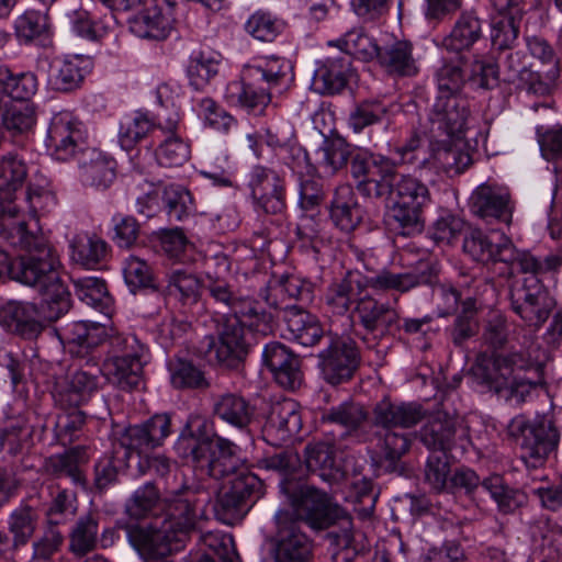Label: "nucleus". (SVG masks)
<instances>
[{
  "mask_svg": "<svg viewBox=\"0 0 562 562\" xmlns=\"http://www.w3.org/2000/svg\"><path fill=\"white\" fill-rule=\"evenodd\" d=\"M378 179L357 183L359 192L368 198L391 199L389 224L397 234L412 237L424 231V209L431 195L426 183L412 175H398L396 164L386 157L373 160Z\"/></svg>",
  "mask_w": 562,
  "mask_h": 562,
  "instance_id": "nucleus-1",
  "label": "nucleus"
},
{
  "mask_svg": "<svg viewBox=\"0 0 562 562\" xmlns=\"http://www.w3.org/2000/svg\"><path fill=\"white\" fill-rule=\"evenodd\" d=\"M282 490L290 494L294 508V513L291 514L297 524L304 521L313 529L323 530L340 521V531L329 532L336 558L349 561L367 548L364 536L352 531L350 517L327 493L308 485H302L293 492L282 485Z\"/></svg>",
  "mask_w": 562,
  "mask_h": 562,
  "instance_id": "nucleus-2",
  "label": "nucleus"
},
{
  "mask_svg": "<svg viewBox=\"0 0 562 562\" xmlns=\"http://www.w3.org/2000/svg\"><path fill=\"white\" fill-rule=\"evenodd\" d=\"M173 448L179 458L215 480H231L248 470L236 454L234 443L221 437L214 439L210 422L199 415L189 416Z\"/></svg>",
  "mask_w": 562,
  "mask_h": 562,
  "instance_id": "nucleus-3",
  "label": "nucleus"
},
{
  "mask_svg": "<svg viewBox=\"0 0 562 562\" xmlns=\"http://www.w3.org/2000/svg\"><path fill=\"white\" fill-rule=\"evenodd\" d=\"M535 351L533 337L524 335L522 340L510 346L508 353L494 358L492 371L481 369L482 383L498 397L521 404L538 383L518 374L520 371L540 370Z\"/></svg>",
  "mask_w": 562,
  "mask_h": 562,
  "instance_id": "nucleus-4",
  "label": "nucleus"
},
{
  "mask_svg": "<svg viewBox=\"0 0 562 562\" xmlns=\"http://www.w3.org/2000/svg\"><path fill=\"white\" fill-rule=\"evenodd\" d=\"M432 286V295L440 316H447L456 312L461 293L451 285L438 284L436 268L426 266L418 272L394 273L382 270L369 280V285L379 291L407 292L418 285Z\"/></svg>",
  "mask_w": 562,
  "mask_h": 562,
  "instance_id": "nucleus-5",
  "label": "nucleus"
},
{
  "mask_svg": "<svg viewBox=\"0 0 562 562\" xmlns=\"http://www.w3.org/2000/svg\"><path fill=\"white\" fill-rule=\"evenodd\" d=\"M110 347V355L100 371L122 390L137 387L142 380L144 346L134 335H117L111 337Z\"/></svg>",
  "mask_w": 562,
  "mask_h": 562,
  "instance_id": "nucleus-6",
  "label": "nucleus"
},
{
  "mask_svg": "<svg viewBox=\"0 0 562 562\" xmlns=\"http://www.w3.org/2000/svg\"><path fill=\"white\" fill-rule=\"evenodd\" d=\"M26 251L16 260L9 257L8 276L12 280L35 286L40 292L61 281L58 257L47 241Z\"/></svg>",
  "mask_w": 562,
  "mask_h": 562,
  "instance_id": "nucleus-7",
  "label": "nucleus"
},
{
  "mask_svg": "<svg viewBox=\"0 0 562 562\" xmlns=\"http://www.w3.org/2000/svg\"><path fill=\"white\" fill-rule=\"evenodd\" d=\"M507 432L518 441L521 458L527 467L532 468L542 464L559 441L558 431L549 420L540 419L529 423L522 415L510 420Z\"/></svg>",
  "mask_w": 562,
  "mask_h": 562,
  "instance_id": "nucleus-8",
  "label": "nucleus"
},
{
  "mask_svg": "<svg viewBox=\"0 0 562 562\" xmlns=\"http://www.w3.org/2000/svg\"><path fill=\"white\" fill-rule=\"evenodd\" d=\"M261 488L260 479L248 470H243L218 492L214 505L216 518L226 525H234L248 512L249 503L260 497Z\"/></svg>",
  "mask_w": 562,
  "mask_h": 562,
  "instance_id": "nucleus-9",
  "label": "nucleus"
},
{
  "mask_svg": "<svg viewBox=\"0 0 562 562\" xmlns=\"http://www.w3.org/2000/svg\"><path fill=\"white\" fill-rule=\"evenodd\" d=\"M126 535L144 562H175L168 557L184 548L181 541L161 522L127 525Z\"/></svg>",
  "mask_w": 562,
  "mask_h": 562,
  "instance_id": "nucleus-10",
  "label": "nucleus"
},
{
  "mask_svg": "<svg viewBox=\"0 0 562 562\" xmlns=\"http://www.w3.org/2000/svg\"><path fill=\"white\" fill-rule=\"evenodd\" d=\"M165 519L161 521L186 546L198 524V508L201 503L196 490L182 486L162 497Z\"/></svg>",
  "mask_w": 562,
  "mask_h": 562,
  "instance_id": "nucleus-11",
  "label": "nucleus"
},
{
  "mask_svg": "<svg viewBox=\"0 0 562 562\" xmlns=\"http://www.w3.org/2000/svg\"><path fill=\"white\" fill-rule=\"evenodd\" d=\"M277 531L271 538L276 562H312V542L300 530L289 510H279L274 516Z\"/></svg>",
  "mask_w": 562,
  "mask_h": 562,
  "instance_id": "nucleus-12",
  "label": "nucleus"
},
{
  "mask_svg": "<svg viewBox=\"0 0 562 562\" xmlns=\"http://www.w3.org/2000/svg\"><path fill=\"white\" fill-rule=\"evenodd\" d=\"M48 142L53 156L60 161L79 160L92 147L88 145L85 125L68 113L55 115L48 128Z\"/></svg>",
  "mask_w": 562,
  "mask_h": 562,
  "instance_id": "nucleus-13",
  "label": "nucleus"
},
{
  "mask_svg": "<svg viewBox=\"0 0 562 562\" xmlns=\"http://www.w3.org/2000/svg\"><path fill=\"white\" fill-rule=\"evenodd\" d=\"M176 0H145L143 9L128 20L131 32L145 40L162 41L175 24Z\"/></svg>",
  "mask_w": 562,
  "mask_h": 562,
  "instance_id": "nucleus-14",
  "label": "nucleus"
},
{
  "mask_svg": "<svg viewBox=\"0 0 562 562\" xmlns=\"http://www.w3.org/2000/svg\"><path fill=\"white\" fill-rule=\"evenodd\" d=\"M470 116L469 103L463 97L436 98L429 114V138H460Z\"/></svg>",
  "mask_w": 562,
  "mask_h": 562,
  "instance_id": "nucleus-15",
  "label": "nucleus"
},
{
  "mask_svg": "<svg viewBox=\"0 0 562 562\" xmlns=\"http://www.w3.org/2000/svg\"><path fill=\"white\" fill-rule=\"evenodd\" d=\"M215 322L218 345L215 346L213 337H207V350L214 349L215 358L220 363L234 368L248 353L249 345L245 337V327L239 318L229 314L221 315Z\"/></svg>",
  "mask_w": 562,
  "mask_h": 562,
  "instance_id": "nucleus-16",
  "label": "nucleus"
},
{
  "mask_svg": "<svg viewBox=\"0 0 562 562\" xmlns=\"http://www.w3.org/2000/svg\"><path fill=\"white\" fill-rule=\"evenodd\" d=\"M319 359L324 379L337 385L352 378L358 369L360 355L353 340L336 336L330 338L328 347L319 353Z\"/></svg>",
  "mask_w": 562,
  "mask_h": 562,
  "instance_id": "nucleus-17",
  "label": "nucleus"
},
{
  "mask_svg": "<svg viewBox=\"0 0 562 562\" xmlns=\"http://www.w3.org/2000/svg\"><path fill=\"white\" fill-rule=\"evenodd\" d=\"M470 200L473 214L486 223L510 225L514 203L506 187L492 182L482 183L472 192Z\"/></svg>",
  "mask_w": 562,
  "mask_h": 562,
  "instance_id": "nucleus-18",
  "label": "nucleus"
},
{
  "mask_svg": "<svg viewBox=\"0 0 562 562\" xmlns=\"http://www.w3.org/2000/svg\"><path fill=\"white\" fill-rule=\"evenodd\" d=\"M359 324L373 339L389 336L393 329L400 328V313L389 301H381L366 294L353 307Z\"/></svg>",
  "mask_w": 562,
  "mask_h": 562,
  "instance_id": "nucleus-19",
  "label": "nucleus"
},
{
  "mask_svg": "<svg viewBox=\"0 0 562 562\" xmlns=\"http://www.w3.org/2000/svg\"><path fill=\"white\" fill-rule=\"evenodd\" d=\"M100 369L94 372L77 369L58 376L54 384L53 396L63 407H78L86 403L99 389Z\"/></svg>",
  "mask_w": 562,
  "mask_h": 562,
  "instance_id": "nucleus-20",
  "label": "nucleus"
},
{
  "mask_svg": "<svg viewBox=\"0 0 562 562\" xmlns=\"http://www.w3.org/2000/svg\"><path fill=\"white\" fill-rule=\"evenodd\" d=\"M170 431V416L156 414L143 424L125 428L119 437V443L131 452H143L161 446Z\"/></svg>",
  "mask_w": 562,
  "mask_h": 562,
  "instance_id": "nucleus-21",
  "label": "nucleus"
},
{
  "mask_svg": "<svg viewBox=\"0 0 562 562\" xmlns=\"http://www.w3.org/2000/svg\"><path fill=\"white\" fill-rule=\"evenodd\" d=\"M462 248L471 259L482 263L503 262L513 254V243L507 236L486 234L480 228L464 234Z\"/></svg>",
  "mask_w": 562,
  "mask_h": 562,
  "instance_id": "nucleus-22",
  "label": "nucleus"
},
{
  "mask_svg": "<svg viewBox=\"0 0 562 562\" xmlns=\"http://www.w3.org/2000/svg\"><path fill=\"white\" fill-rule=\"evenodd\" d=\"M368 278L348 271L341 279L333 281L324 294V307L327 314L333 316L347 315L361 297L362 292L369 285Z\"/></svg>",
  "mask_w": 562,
  "mask_h": 562,
  "instance_id": "nucleus-23",
  "label": "nucleus"
},
{
  "mask_svg": "<svg viewBox=\"0 0 562 562\" xmlns=\"http://www.w3.org/2000/svg\"><path fill=\"white\" fill-rule=\"evenodd\" d=\"M301 428L300 405L294 400L283 398L270 406L263 425V434L274 440L276 445L286 441Z\"/></svg>",
  "mask_w": 562,
  "mask_h": 562,
  "instance_id": "nucleus-24",
  "label": "nucleus"
},
{
  "mask_svg": "<svg viewBox=\"0 0 562 562\" xmlns=\"http://www.w3.org/2000/svg\"><path fill=\"white\" fill-rule=\"evenodd\" d=\"M271 87L251 77L245 68L240 81L227 86L226 99L229 103L245 109L249 113L262 114L271 102Z\"/></svg>",
  "mask_w": 562,
  "mask_h": 562,
  "instance_id": "nucleus-25",
  "label": "nucleus"
},
{
  "mask_svg": "<svg viewBox=\"0 0 562 562\" xmlns=\"http://www.w3.org/2000/svg\"><path fill=\"white\" fill-rule=\"evenodd\" d=\"M35 304L10 301L0 307V325L8 331L32 339L43 329Z\"/></svg>",
  "mask_w": 562,
  "mask_h": 562,
  "instance_id": "nucleus-26",
  "label": "nucleus"
},
{
  "mask_svg": "<svg viewBox=\"0 0 562 562\" xmlns=\"http://www.w3.org/2000/svg\"><path fill=\"white\" fill-rule=\"evenodd\" d=\"M282 318L288 337L302 346H314L324 336V329L318 318L303 307L285 306Z\"/></svg>",
  "mask_w": 562,
  "mask_h": 562,
  "instance_id": "nucleus-27",
  "label": "nucleus"
},
{
  "mask_svg": "<svg viewBox=\"0 0 562 562\" xmlns=\"http://www.w3.org/2000/svg\"><path fill=\"white\" fill-rule=\"evenodd\" d=\"M382 68L390 75L413 77L418 74V57L409 41L401 40L379 48L376 55Z\"/></svg>",
  "mask_w": 562,
  "mask_h": 562,
  "instance_id": "nucleus-28",
  "label": "nucleus"
},
{
  "mask_svg": "<svg viewBox=\"0 0 562 562\" xmlns=\"http://www.w3.org/2000/svg\"><path fill=\"white\" fill-rule=\"evenodd\" d=\"M105 336L104 326L87 322H71L60 333L61 340L68 346L69 352L79 358H83L99 346Z\"/></svg>",
  "mask_w": 562,
  "mask_h": 562,
  "instance_id": "nucleus-29",
  "label": "nucleus"
},
{
  "mask_svg": "<svg viewBox=\"0 0 562 562\" xmlns=\"http://www.w3.org/2000/svg\"><path fill=\"white\" fill-rule=\"evenodd\" d=\"M483 36L482 21L476 11L464 10L456 20L442 46L454 53L470 50Z\"/></svg>",
  "mask_w": 562,
  "mask_h": 562,
  "instance_id": "nucleus-30",
  "label": "nucleus"
},
{
  "mask_svg": "<svg viewBox=\"0 0 562 562\" xmlns=\"http://www.w3.org/2000/svg\"><path fill=\"white\" fill-rule=\"evenodd\" d=\"M329 214L333 223L344 232H351L361 223L363 212L351 186L340 184L335 189Z\"/></svg>",
  "mask_w": 562,
  "mask_h": 562,
  "instance_id": "nucleus-31",
  "label": "nucleus"
},
{
  "mask_svg": "<svg viewBox=\"0 0 562 562\" xmlns=\"http://www.w3.org/2000/svg\"><path fill=\"white\" fill-rule=\"evenodd\" d=\"M81 180L86 186L98 190L108 189L115 179L116 162L95 148L79 158Z\"/></svg>",
  "mask_w": 562,
  "mask_h": 562,
  "instance_id": "nucleus-32",
  "label": "nucleus"
},
{
  "mask_svg": "<svg viewBox=\"0 0 562 562\" xmlns=\"http://www.w3.org/2000/svg\"><path fill=\"white\" fill-rule=\"evenodd\" d=\"M424 415L425 413L418 404H393L389 401H381L373 409V424L383 428H409L418 424Z\"/></svg>",
  "mask_w": 562,
  "mask_h": 562,
  "instance_id": "nucleus-33",
  "label": "nucleus"
},
{
  "mask_svg": "<svg viewBox=\"0 0 562 562\" xmlns=\"http://www.w3.org/2000/svg\"><path fill=\"white\" fill-rule=\"evenodd\" d=\"M349 66L346 57L327 58L314 72L313 90L324 95L340 93L347 86Z\"/></svg>",
  "mask_w": 562,
  "mask_h": 562,
  "instance_id": "nucleus-34",
  "label": "nucleus"
},
{
  "mask_svg": "<svg viewBox=\"0 0 562 562\" xmlns=\"http://www.w3.org/2000/svg\"><path fill=\"white\" fill-rule=\"evenodd\" d=\"M212 413L220 420L244 429L251 423L255 408L243 396L225 393L213 398Z\"/></svg>",
  "mask_w": 562,
  "mask_h": 562,
  "instance_id": "nucleus-35",
  "label": "nucleus"
},
{
  "mask_svg": "<svg viewBox=\"0 0 562 562\" xmlns=\"http://www.w3.org/2000/svg\"><path fill=\"white\" fill-rule=\"evenodd\" d=\"M99 514L87 513L78 517L68 535V551L77 559L87 557L98 548Z\"/></svg>",
  "mask_w": 562,
  "mask_h": 562,
  "instance_id": "nucleus-36",
  "label": "nucleus"
},
{
  "mask_svg": "<svg viewBox=\"0 0 562 562\" xmlns=\"http://www.w3.org/2000/svg\"><path fill=\"white\" fill-rule=\"evenodd\" d=\"M429 140V162L438 170L448 175H459L472 164L470 154L454 144L452 138L441 137V142L431 138Z\"/></svg>",
  "mask_w": 562,
  "mask_h": 562,
  "instance_id": "nucleus-37",
  "label": "nucleus"
},
{
  "mask_svg": "<svg viewBox=\"0 0 562 562\" xmlns=\"http://www.w3.org/2000/svg\"><path fill=\"white\" fill-rule=\"evenodd\" d=\"M88 461L89 456L87 448L77 446L64 453L48 457L44 462V470L55 477L67 476L71 479L74 483L83 485L86 483V476L81 467Z\"/></svg>",
  "mask_w": 562,
  "mask_h": 562,
  "instance_id": "nucleus-38",
  "label": "nucleus"
},
{
  "mask_svg": "<svg viewBox=\"0 0 562 562\" xmlns=\"http://www.w3.org/2000/svg\"><path fill=\"white\" fill-rule=\"evenodd\" d=\"M305 462L310 471L318 473L321 479L330 484L337 483L344 477V471L336 463L335 448L330 443L307 445Z\"/></svg>",
  "mask_w": 562,
  "mask_h": 562,
  "instance_id": "nucleus-39",
  "label": "nucleus"
},
{
  "mask_svg": "<svg viewBox=\"0 0 562 562\" xmlns=\"http://www.w3.org/2000/svg\"><path fill=\"white\" fill-rule=\"evenodd\" d=\"M231 316H236L241 321L244 327L260 335L267 336L273 333L274 319L263 305L251 297H243L233 303V313Z\"/></svg>",
  "mask_w": 562,
  "mask_h": 562,
  "instance_id": "nucleus-40",
  "label": "nucleus"
},
{
  "mask_svg": "<svg viewBox=\"0 0 562 562\" xmlns=\"http://www.w3.org/2000/svg\"><path fill=\"white\" fill-rule=\"evenodd\" d=\"M454 436V420L441 414L428 418L417 434L427 449L441 452L450 450Z\"/></svg>",
  "mask_w": 562,
  "mask_h": 562,
  "instance_id": "nucleus-41",
  "label": "nucleus"
},
{
  "mask_svg": "<svg viewBox=\"0 0 562 562\" xmlns=\"http://www.w3.org/2000/svg\"><path fill=\"white\" fill-rule=\"evenodd\" d=\"M131 450L121 448L117 442L112 452L101 457L94 465V486L103 491L117 481L119 473L126 467Z\"/></svg>",
  "mask_w": 562,
  "mask_h": 562,
  "instance_id": "nucleus-42",
  "label": "nucleus"
},
{
  "mask_svg": "<svg viewBox=\"0 0 562 562\" xmlns=\"http://www.w3.org/2000/svg\"><path fill=\"white\" fill-rule=\"evenodd\" d=\"M368 414L363 406L355 402H345L331 407L323 416L325 422L339 425L345 429V435L357 436L358 431L367 422Z\"/></svg>",
  "mask_w": 562,
  "mask_h": 562,
  "instance_id": "nucleus-43",
  "label": "nucleus"
},
{
  "mask_svg": "<svg viewBox=\"0 0 562 562\" xmlns=\"http://www.w3.org/2000/svg\"><path fill=\"white\" fill-rule=\"evenodd\" d=\"M0 90L18 101L30 100L37 90V79L32 72L13 74L7 66H0Z\"/></svg>",
  "mask_w": 562,
  "mask_h": 562,
  "instance_id": "nucleus-44",
  "label": "nucleus"
},
{
  "mask_svg": "<svg viewBox=\"0 0 562 562\" xmlns=\"http://www.w3.org/2000/svg\"><path fill=\"white\" fill-rule=\"evenodd\" d=\"M86 60L79 56L65 59L55 66L49 75L48 82L56 91L68 92L77 89L83 80V67Z\"/></svg>",
  "mask_w": 562,
  "mask_h": 562,
  "instance_id": "nucleus-45",
  "label": "nucleus"
},
{
  "mask_svg": "<svg viewBox=\"0 0 562 562\" xmlns=\"http://www.w3.org/2000/svg\"><path fill=\"white\" fill-rule=\"evenodd\" d=\"M72 259L86 268H94L108 256V244L95 235H82L71 244Z\"/></svg>",
  "mask_w": 562,
  "mask_h": 562,
  "instance_id": "nucleus-46",
  "label": "nucleus"
},
{
  "mask_svg": "<svg viewBox=\"0 0 562 562\" xmlns=\"http://www.w3.org/2000/svg\"><path fill=\"white\" fill-rule=\"evenodd\" d=\"M157 487L153 483H146L138 487L126 501L125 513L133 519L146 518L155 508L162 509Z\"/></svg>",
  "mask_w": 562,
  "mask_h": 562,
  "instance_id": "nucleus-47",
  "label": "nucleus"
},
{
  "mask_svg": "<svg viewBox=\"0 0 562 562\" xmlns=\"http://www.w3.org/2000/svg\"><path fill=\"white\" fill-rule=\"evenodd\" d=\"M37 524V514L30 505L15 508L8 520V529L13 536V547L25 546L32 538Z\"/></svg>",
  "mask_w": 562,
  "mask_h": 562,
  "instance_id": "nucleus-48",
  "label": "nucleus"
},
{
  "mask_svg": "<svg viewBox=\"0 0 562 562\" xmlns=\"http://www.w3.org/2000/svg\"><path fill=\"white\" fill-rule=\"evenodd\" d=\"M189 158L190 146L180 135L164 137L156 149V159L164 167L182 166Z\"/></svg>",
  "mask_w": 562,
  "mask_h": 562,
  "instance_id": "nucleus-49",
  "label": "nucleus"
},
{
  "mask_svg": "<svg viewBox=\"0 0 562 562\" xmlns=\"http://www.w3.org/2000/svg\"><path fill=\"white\" fill-rule=\"evenodd\" d=\"M438 94L436 98L462 97L460 94L465 77L459 64L449 61L443 63L435 75Z\"/></svg>",
  "mask_w": 562,
  "mask_h": 562,
  "instance_id": "nucleus-50",
  "label": "nucleus"
},
{
  "mask_svg": "<svg viewBox=\"0 0 562 562\" xmlns=\"http://www.w3.org/2000/svg\"><path fill=\"white\" fill-rule=\"evenodd\" d=\"M482 488L491 494L503 513L514 512L524 502V495L518 491L507 487L499 475H491L483 480Z\"/></svg>",
  "mask_w": 562,
  "mask_h": 562,
  "instance_id": "nucleus-51",
  "label": "nucleus"
},
{
  "mask_svg": "<svg viewBox=\"0 0 562 562\" xmlns=\"http://www.w3.org/2000/svg\"><path fill=\"white\" fill-rule=\"evenodd\" d=\"M203 543L212 551L204 554L198 562H238L239 557L231 536L207 532L202 537Z\"/></svg>",
  "mask_w": 562,
  "mask_h": 562,
  "instance_id": "nucleus-52",
  "label": "nucleus"
},
{
  "mask_svg": "<svg viewBox=\"0 0 562 562\" xmlns=\"http://www.w3.org/2000/svg\"><path fill=\"white\" fill-rule=\"evenodd\" d=\"M35 124V111L29 103L14 104L2 113V125L12 135L24 134Z\"/></svg>",
  "mask_w": 562,
  "mask_h": 562,
  "instance_id": "nucleus-53",
  "label": "nucleus"
},
{
  "mask_svg": "<svg viewBox=\"0 0 562 562\" xmlns=\"http://www.w3.org/2000/svg\"><path fill=\"white\" fill-rule=\"evenodd\" d=\"M171 383L177 389H202L207 386L203 373L191 362L176 360L170 362Z\"/></svg>",
  "mask_w": 562,
  "mask_h": 562,
  "instance_id": "nucleus-54",
  "label": "nucleus"
},
{
  "mask_svg": "<svg viewBox=\"0 0 562 562\" xmlns=\"http://www.w3.org/2000/svg\"><path fill=\"white\" fill-rule=\"evenodd\" d=\"M387 109L378 101H364L355 106L349 114V126L357 133L363 128L380 123L386 115Z\"/></svg>",
  "mask_w": 562,
  "mask_h": 562,
  "instance_id": "nucleus-55",
  "label": "nucleus"
},
{
  "mask_svg": "<svg viewBox=\"0 0 562 562\" xmlns=\"http://www.w3.org/2000/svg\"><path fill=\"white\" fill-rule=\"evenodd\" d=\"M2 238L7 239L10 245L24 250H31V248L44 245L47 241L41 234L40 223L35 215H29L26 217V225L18 226Z\"/></svg>",
  "mask_w": 562,
  "mask_h": 562,
  "instance_id": "nucleus-56",
  "label": "nucleus"
},
{
  "mask_svg": "<svg viewBox=\"0 0 562 562\" xmlns=\"http://www.w3.org/2000/svg\"><path fill=\"white\" fill-rule=\"evenodd\" d=\"M162 199L169 217L176 221H182L193 211L192 195L184 187H167Z\"/></svg>",
  "mask_w": 562,
  "mask_h": 562,
  "instance_id": "nucleus-57",
  "label": "nucleus"
},
{
  "mask_svg": "<svg viewBox=\"0 0 562 562\" xmlns=\"http://www.w3.org/2000/svg\"><path fill=\"white\" fill-rule=\"evenodd\" d=\"M44 296L45 318L53 322L66 314L70 308L69 292L67 288L59 281L54 285L41 292Z\"/></svg>",
  "mask_w": 562,
  "mask_h": 562,
  "instance_id": "nucleus-58",
  "label": "nucleus"
},
{
  "mask_svg": "<svg viewBox=\"0 0 562 562\" xmlns=\"http://www.w3.org/2000/svg\"><path fill=\"white\" fill-rule=\"evenodd\" d=\"M27 175L23 160L5 156L0 160V192L10 194L22 187Z\"/></svg>",
  "mask_w": 562,
  "mask_h": 562,
  "instance_id": "nucleus-59",
  "label": "nucleus"
},
{
  "mask_svg": "<svg viewBox=\"0 0 562 562\" xmlns=\"http://www.w3.org/2000/svg\"><path fill=\"white\" fill-rule=\"evenodd\" d=\"M285 61L278 57L260 58L252 65H246L245 69L251 77L258 78L268 87H274L280 83L285 76Z\"/></svg>",
  "mask_w": 562,
  "mask_h": 562,
  "instance_id": "nucleus-60",
  "label": "nucleus"
},
{
  "mask_svg": "<svg viewBox=\"0 0 562 562\" xmlns=\"http://www.w3.org/2000/svg\"><path fill=\"white\" fill-rule=\"evenodd\" d=\"M14 30L18 40L29 44L45 36L48 29L44 16L35 11H27L15 20Z\"/></svg>",
  "mask_w": 562,
  "mask_h": 562,
  "instance_id": "nucleus-61",
  "label": "nucleus"
},
{
  "mask_svg": "<svg viewBox=\"0 0 562 562\" xmlns=\"http://www.w3.org/2000/svg\"><path fill=\"white\" fill-rule=\"evenodd\" d=\"M323 166L331 175L347 166L351 156L350 145L342 138H331L321 147Z\"/></svg>",
  "mask_w": 562,
  "mask_h": 562,
  "instance_id": "nucleus-62",
  "label": "nucleus"
},
{
  "mask_svg": "<svg viewBox=\"0 0 562 562\" xmlns=\"http://www.w3.org/2000/svg\"><path fill=\"white\" fill-rule=\"evenodd\" d=\"M450 464L446 452L431 454L425 465V481L436 492L448 491Z\"/></svg>",
  "mask_w": 562,
  "mask_h": 562,
  "instance_id": "nucleus-63",
  "label": "nucleus"
},
{
  "mask_svg": "<svg viewBox=\"0 0 562 562\" xmlns=\"http://www.w3.org/2000/svg\"><path fill=\"white\" fill-rule=\"evenodd\" d=\"M218 63L204 53L192 57L188 67L190 85L195 90H202L217 74Z\"/></svg>",
  "mask_w": 562,
  "mask_h": 562,
  "instance_id": "nucleus-64",
  "label": "nucleus"
}]
</instances>
